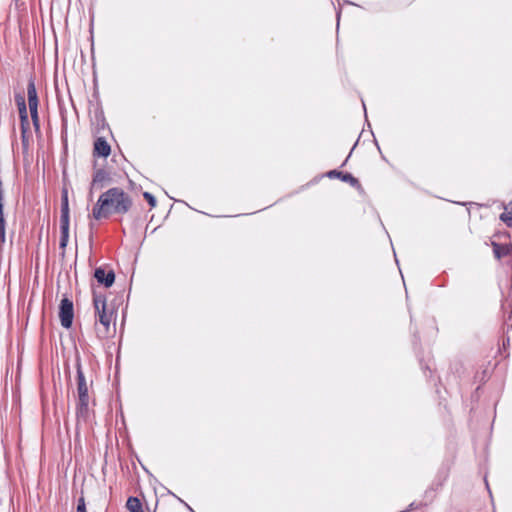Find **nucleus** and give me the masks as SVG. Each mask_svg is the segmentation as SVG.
Returning <instances> with one entry per match:
<instances>
[{
    "label": "nucleus",
    "mask_w": 512,
    "mask_h": 512,
    "mask_svg": "<svg viewBox=\"0 0 512 512\" xmlns=\"http://www.w3.org/2000/svg\"><path fill=\"white\" fill-rule=\"evenodd\" d=\"M77 381H78V415L84 416L88 410L89 396H88V386L86 383V379L84 377L81 366H77Z\"/></svg>",
    "instance_id": "obj_3"
},
{
    "label": "nucleus",
    "mask_w": 512,
    "mask_h": 512,
    "mask_svg": "<svg viewBox=\"0 0 512 512\" xmlns=\"http://www.w3.org/2000/svg\"><path fill=\"white\" fill-rule=\"evenodd\" d=\"M110 146L103 138H98L94 143V152L98 156L107 157L110 154Z\"/></svg>",
    "instance_id": "obj_9"
},
{
    "label": "nucleus",
    "mask_w": 512,
    "mask_h": 512,
    "mask_svg": "<svg viewBox=\"0 0 512 512\" xmlns=\"http://www.w3.org/2000/svg\"><path fill=\"white\" fill-rule=\"evenodd\" d=\"M69 225L70 219H60V243L59 246L65 250L69 241Z\"/></svg>",
    "instance_id": "obj_8"
},
{
    "label": "nucleus",
    "mask_w": 512,
    "mask_h": 512,
    "mask_svg": "<svg viewBox=\"0 0 512 512\" xmlns=\"http://www.w3.org/2000/svg\"><path fill=\"white\" fill-rule=\"evenodd\" d=\"M77 512H86V505L83 497L78 500Z\"/></svg>",
    "instance_id": "obj_18"
},
{
    "label": "nucleus",
    "mask_w": 512,
    "mask_h": 512,
    "mask_svg": "<svg viewBox=\"0 0 512 512\" xmlns=\"http://www.w3.org/2000/svg\"><path fill=\"white\" fill-rule=\"evenodd\" d=\"M27 98L30 114H36V110H38V96L35 87V83L33 80H29L27 85Z\"/></svg>",
    "instance_id": "obj_6"
},
{
    "label": "nucleus",
    "mask_w": 512,
    "mask_h": 512,
    "mask_svg": "<svg viewBox=\"0 0 512 512\" xmlns=\"http://www.w3.org/2000/svg\"><path fill=\"white\" fill-rule=\"evenodd\" d=\"M500 219L509 227H512V211H508L507 207H505V212L501 214Z\"/></svg>",
    "instance_id": "obj_14"
},
{
    "label": "nucleus",
    "mask_w": 512,
    "mask_h": 512,
    "mask_svg": "<svg viewBox=\"0 0 512 512\" xmlns=\"http://www.w3.org/2000/svg\"><path fill=\"white\" fill-rule=\"evenodd\" d=\"M5 218L3 209H0V244L5 243Z\"/></svg>",
    "instance_id": "obj_12"
},
{
    "label": "nucleus",
    "mask_w": 512,
    "mask_h": 512,
    "mask_svg": "<svg viewBox=\"0 0 512 512\" xmlns=\"http://www.w3.org/2000/svg\"><path fill=\"white\" fill-rule=\"evenodd\" d=\"M341 175H342V173L338 172L336 170H332V171L328 172V176L330 178H332V177H340Z\"/></svg>",
    "instance_id": "obj_20"
},
{
    "label": "nucleus",
    "mask_w": 512,
    "mask_h": 512,
    "mask_svg": "<svg viewBox=\"0 0 512 512\" xmlns=\"http://www.w3.org/2000/svg\"><path fill=\"white\" fill-rule=\"evenodd\" d=\"M31 118L36 129H39V117L38 110H36V114H31Z\"/></svg>",
    "instance_id": "obj_19"
},
{
    "label": "nucleus",
    "mask_w": 512,
    "mask_h": 512,
    "mask_svg": "<svg viewBox=\"0 0 512 512\" xmlns=\"http://www.w3.org/2000/svg\"><path fill=\"white\" fill-rule=\"evenodd\" d=\"M59 317L61 321V325L65 328H70L73 322L74 311H73V303L68 298H64L61 300L60 309H59Z\"/></svg>",
    "instance_id": "obj_4"
},
{
    "label": "nucleus",
    "mask_w": 512,
    "mask_h": 512,
    "mask_svg": "<svg viewBox=\"0 0 512 512\" xmlns=\"http://www.w3.org/2000/svg\"><path fill=\"white\" fill-rule=\"evenodd\" d=\"M93 303L96 317V333L101 339L107 338L111 333L113 311L108 310L105 297L94 293Z\"/></svg>",
    "instance_id": "obj_2"
},
{
    "label": "nucleus",
    "mask_w": 512,
    "mask_h": 512,
    "mask_svg": "<svg viewBox=\"0 0 512 512\" xmlns=\"http://www.w3.org/2000/svg\"><path fill=\"white\" fill-rule=\"evenodd\" d=\"M94 277L96 278L98 283L103 284L105 287L112 286L115 280V274L112 270L106 272L101 267L95 270Z\"/></svg>",
    "instance_id": "obj_7"
},
{
    "label": "nucleus",
    "mask_w": 512,
    "mask_h": 512,
    "mask_svg": "<svg viewBox=\"0 0 512 512\" xmlns=\"http://www.w3.org/2000/svg\"><path fill=\"white\" fill-rule=\"evenodd\" d=\"M126 506L130 512H144L140 500L136 497H130Z\"/></svg>",
    "instance_id": "obj_11"
},
{
    "label": "nucleus",
    "mask_w": 512,
    "mask_h": 512,
    "mask_svg": "<svg viewBox=\"0 0 512 512\" xmlns=\"http://www.w3.org/2000/svg\"><path fill=\"white\" fill-rule=\"evenodd\" d=\"M106 178V174L102 170H98L93 177L92 185L96 187L98 184L102 183Z\"/></svg>",
    "instance_id": "obj_13"
},
{
    "label": "nucleus",
    "mask_w": 512,
    "mask_h": 512,
    "mask_svg": "<svg viewBox=\"0 0 512 512\" xmlns=\"http://www.w3.org/2000/svg\"><path fill=\"white\" fill-rule=\"evenodd\" d=\"M340 178L345 181V182H349L351 184H356L357 183V179L354 178L351 174L349 173H346V174H342L340 176Z\"/></svg>",
    "instance_id": "obj_16"
},
{
    "label": "nucleus",
    "mask_w": 512,
    "mask_h": 512,
    "mask_svg": "<svg viewBox=\"0 0 512 512\" xmlns=\"http://www.w3.org/2000/svg\"><path fill=\"white\" fill-rule=\"evenodd\" d=\"M143 196L148 201V203H149V205L151 207H155L156 206V199H155V197L151 193L144 192Z\"/></svg>",
    "instance_id": "obj_15"
},
{
    "label": "nucleus",
    "mask_w": 512,
    "mask_h": 512,
    "mask_svg": "<svg viewBox=\"0 0 512 512\" xmlns=\"http://www.w3.org/2000/svg\"><path fill=\"white\" fill-rule=\"evenodd\" d=\"M15 100H16L18 110H19V116H20V120H21L22 137H23V141H24L25 133L29 126L26 102H25L24 96H22V95H17Z\"/></svg>",
    "instance_id": "obj_5"
},
{
    "label": "nucleus",
    "mask_w": 512,
    "mask_h": 512,
    "mask_svg": "<svg viewBox=\"0 0 512 512\" xmlns=\"http://www.w3.org/2000/svg\"><path fill=\"white\" fill-rule=\"evenodd\" d=\"M508 211H512V202L509 204Z\"/></svg>",
    "instance_id": "obj_21"
},
{
    "label": "nucleus",
    "mask_w": 512,
    "mask_h": 512,
    "mask_svg": "<svg viewBox=\"0 0 512 512\" xmlns=\"http://www.w3.org/2000/svg\"><path fill=\"white\" fill-rule=\"evenodd\" d=\"M132 206V200L122 189L114 187L104 192L93 208V217L97 220L111 214H125Z\"/></svg>",
    "instance_id": "obj_1"
},
{
    "label": "nucleus",
    "mask_w": 512,
    "mask_h": 512,
    "mask_svg": "<svg viewBox=\"0 0 512 512\" xmlns=\"http://www.w3.org/2000/svg\"><path fill=\"white\" fill-rule=\"evenodd\" d=\"M60 219H70V216H69L68 192H67V190H63V192H62L61 216H60Z\"/></svg>",
    "instance_id": "obj_10"
},
{
    "label": "nucleus",
    "mask_w": 512,
    "mask_h": 512,
    "mask_svg": "<svg viewBox=\"0 0 512 512\" xmlns=\"http://www.w3.org/2000/svg\"><path fill=\"white\" fill-rule=\"evenodd\" d=\"M493 246H494V253H495L496 258H497V259L501 258V256L503 255V253H505V252H504V250H503V248H501V247H500L498 244H496V243H494V244H493Z\"/></svg>",
    "instance_id": "obj_17"
}]
</instances>
